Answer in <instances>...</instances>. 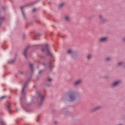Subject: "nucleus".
I'll list each match as a JSON object with an SVG mask.
<instances>
[{"mask_svg": "<svg viewBox=\"0 0 125 125\" xmlns=\"http://www.w3.org/2000/svg\"><path fill=\"white\" fill-rule=\"evenodd\" d=\"M69 101L71 102L73 101H75L76 100V95H75L74 93H70L69 94Z\"/></svg>", "mask_w": 125, "mask_h": 125, "instance_id": "f257e3e1", "label": "nucleus"}, {"mask_svg": "<svg viewBox=\"0 0 125 125\" xmlns=\"http://www.w3.org/2000/svg\"><path fill=\"white\" fill-rule=\"evenodd\" d=\"M108 41V37H101L99 39V42H106Z\"/></svg>", "mask_w": 125, "mask_h": 125, "instance_id": "f03ea898", "label": "nucleus"}, {"mask_svg": "<svg viewBox=\"0 0 125 125\" xmlns=\"http://www.w3.org/2000/svg\"><path fill=\"white\" fill-rule=\"evenodd\" d=\"M101 108H102V106L101 105H98L92 109L91 111L92 112H95V111H98V110H100Z\"/></svg>", "mask_w": 125, "mask_h": 125, "instance_id": "7ed1b4c3", "label": "nucleus"}, {"mask_svg": "<svg viewBox=\"0 0 125 125\" xmlns=\"http://www.w3.org/2000/svg\"><path fill=\"white\" fill-rule=\"evenodd\" d=\"M120 83H121V81H115L112 84V87H115L117 85H119Z\"/></svg>", "mask_w": 125, "mask_h": 125, "instance_id": "20e7f679", "label": "nucleus"}, {"mask_svg": "<svg viewBox=\"0 0 125 125\" xmlns=\"http://www.w3.org/2000/svg\"><path fill=\"white\" fill-rule=\"evenodd\" d=\"M82 82L83 80L82 79H80L74 83V85H79V84H81V83H82Z\"/></svg>", "mask_w": 125, "mask_h": 125, "instance_id": "39448f33", "label": "nucleus"}, {"mask_svg": "<svg viewBox=\"0 0 125 125\" xmlns=\"http://www.w3.org/2000/svg\"><path fill=\"white\" fill-rule=\"evenodd\" d=\"M45 50V51H46L48 55H51V56H52L51 53H50V51H49V50H48V49L47 48H46L45 49H42V52H43V51H44Z\"/></svg>", "mask_w": 125, "mask_h": 125, "instance_id": "423d86ee", "label": "nucleus"}, {"mask_svg": "<svg viewBox=\"0 0 125 125\" xmlns=\"http://www.w3.org/2000/svg\"><path fill=\"white\" fill-rule=\"evenodd\" d=\"M39 97L41 99V104L42 103V101L44 100V96L41 94H39Z\"/></svg>", "mask_w": 125, "mask_h": 125, "instance_id": "0eeeda50", "label": "nucleus"}, {"mask_svg": "<svg viewBox=\"0 0 125 125\" xmlns=\"http://www.w3.org/2000/svg\"><path fill=\"white\" fill-rule=\"evenodd\" d=\"M29 48V46H27L24 50L23 52V54L24 56V57H26V53H27V50H28V49Z\"/></svg>", "mask_w": 125, "mask_h": 125, "instance_id": "6e6552de", "label": "nucleus"}, {"mask_svg": "<svg viewBox=\"0 0 125 125\" xmlns=\"http://www.w3.org/2000/svg\"><path fill=\"white\" fill-rule=\"evenodd\" d=\"M11 107V104H9L7 106V109L9 112H11V109H10Z\"/></svg>", "mask_w": 125, "mask_h": 125, "instance_id": "1a4fd4ad", "label": "nucleus"}, {"mask_svg": "<svg viewBox=\"0 0 125 125\" xmlns=\"http://www.w3.org/2000/svg\"><path fill=\"white\" fill-rule=\"evenodd\" d=\"M91 57H92V55L91 54H88L87 56V59L88 60H89V59H90L91 58Z\"/></svg>", "mask_w": 125, "mask_h": 125, "instance_id": "9d476101", "label": "nucleus"}, {"mask_svg": "<svg viewBox=\"0 0 125 125\" xmlns=\"http://www.w3.org/2000/svg\"><path fill=\"white\" fill-rule=\"evenodd\" d=\"M26 86H27V84L25 83L24 85V86L22 87V94H23L24 93V90L25 89V88L26 87Z\"/></svg>", "mask_w": 125, "mask_h": 125, "instance_id": "9b49d317", "label": "nucleus"}, {"mask_svg": "<svg viewBox=\"0 0 125 125\" xmlns=\"http://www.w3.org/2000/svg\"><path fill=\"white\" fill-rule=\"evenodd\" d=\"M64 5H65V3H62L59 5V7L60 8L63 7V6H64Z\"/></svg>", "mask_w": 125, "mask_h": 125, "instance_id": "f8f14e48", "label": "nucleus"}, {"mask_svg": "<svg viewBox=\"0 0 125 125\" xmlns=\"http://www.w3.org/2000/svg\"><path fill=\"white\" fill-rule=\"evenodd\" d=\"M65 19L66 21H70V17H69L68 16L65 17Z\"/></svg>", "mask_w": 125, "mask_h": 125, "instance_id": "ddd939ff", "label": "nucleus"}, {"mask_svg": "<svg viewBox=\"0 0 125 125\" xmlns=\"http://www.w3.org/2000/svg\"><path fill=\"white\" fill-rule=\"evenodd\" d=\"M67 53L68 54H72L73 53V51H72V50H69L67 51Z\"/></svg>", "mask_w": 125, "mask_h": 125, "instance_id": "4468645a", "label": "nucleus"}, {"mask_svg": "<svg viewBox=\"0 0 125 125\" xmlns=\"http://www.w3.org/2000/svg\"><path fill=\"white\" fill-rule=\"evenodd\" d=\"M29 66L30 67L31 71H33V63H30Z\"/></svg>", "mask_w": 125, "mask_h": 125, "instance_id": "2eb2a0df", "label": "nucleus"}, {"mask_svg": "<svg viewBox=\"0 0 125 125\" xmlns=\"http://www.w3.org/2000/svg\"><path fill=\"white\" fill-rule=\"evenodd\" d=\"M111 60V58L110 57H107L105 59V61H110Z\"/></svg>", "mask_w": 125, "mask_h": 125, "instance_id": "dca6fc26", "label": "nucleus"}, {"mask_svg": "<svg viewBox=\"0 0 125 125\" xmlns=\"http://www.w3.org/2000/svg\"><path fill=\"white\" fill-rule=\"evenodd\" d=\"M123 64H124V62H119L118 63V66H122V65H123Z\"/></svg>", "mask_w": 125, "mask_h": 125, "instance_id": "f3484780", "label": "nucleus"}, {"mask_svg": "<svg viewBox=\"0 0 125 125\" xmlns=\"http://www.w3.org/2000/svg\"><path fill=\"white\" fill-rule=\"evenodd\" d=\"M99 18L100 19H103V16H102V15H99Z\"/></svg>", "mask_w": 125, "mask_h": 125, "instance_id": "a211bd4d", "label": "nucleus"}, {"mask_svg": "<svg viewBox=\"0 0 125 125\" xmlns=\"http://www.w3.org/2000/svg\"><path fill=\"white\" fill-rule=\"evenodd\" d=\"M0 124L1 125H5V123H4L3 122H1Z\"/></svg>", "mask_w": 125, "mask_h": 125, "instance_id": "6ab92c4d", "label": "nucleus"}, {"mask_svg": "<svg viewBox=\"0 0 125 125\" xmlns=\"http://www.w3.org/2000/svg\"><path fill=\"white\" fill-rule=\"evenodd\" d=\"M4 98H5V96H3L0 97V99H4Z\"/></svg>", "mask_w": 125, "mask_h": 125, "instance_id": "aec40b11", "label": "nucleus"}, {"mask_svg": "<svg viewBox=\"0 0 125 125\" xmlns=\"http://www.w3.org/2000/svg\"><path fill=\"white\" fill-rule=\"evenodd\" d=\"M41 36V34H36L35 37H40Z\"/></svg>", "mask_w": 125, "mask_h": 125, "instance_id": "412c9836", "label": "nucleus"}, {"mask_svg": "<svg viewBox=\"0 0 125 125\" xmlns=\"http://www.w3.org/2000/svg\"><path fill=\"white\" fill-rule=\"evenodd\" d=\"M48 82H51V79L50 78H48Z\"/></svg>", "mask_w": 125, "mask_h": 125, "instance_id": "4be33fe9", "label": "nucleus"}, {"mask_svg": "<svg viewBox=\"0 0 125 125\" xmlns=\"http://www.w3.org/2000/svg\"><path fill=\"white\" fill-rule=\"evenodd\" d=\"M22 15H23V16H25V15L24 14V12H23V11H22Z\"/></svg>", "mask_w": 125, "mask_h": 125, "instance_id": "5701e85b", "label": "nucleus"}, {"mask_svg": "<svg viewBox=\"0 0 125 125\" xmlns=\"http://www.w3.org/2000/svg\"><path fill=\"white\" fill-rule=\"evenodd\" d=\"M32 11L34 12H35V11H36V9H33V10H32Z\"/></svg>", "mask_w": 125, "mask_h": 125, "instance_id": "b1692460", "label": "nucleus"}, {"mask_svg": "<svg viewBox=\"0 0 125 125\" xmlns=\"http://www.w3.org/2000/svg\"><path fill=\"white\" fill-rule=\"evenodd\" d=\"M41 72H42V70L40 71L39 72V74H41Z\"/></svg>", "mask_w": 125, "mask_h": 125, "instance_id": "393cba45", "label": "nucleus"}, {"mask_svg": "<svg viewBox=\"0 0 125 125\" xmlns=\"http://www.w3.org/2000/svg\"><path fill=\"white\" fill-rule=\"evenodd\" d=\"M37 122H38V120H37Z\"/></svg>", "mask_w": 125, "mask_h": 125, "instance_id": "a878e982", "label": "nucleus"}]
</instances>
